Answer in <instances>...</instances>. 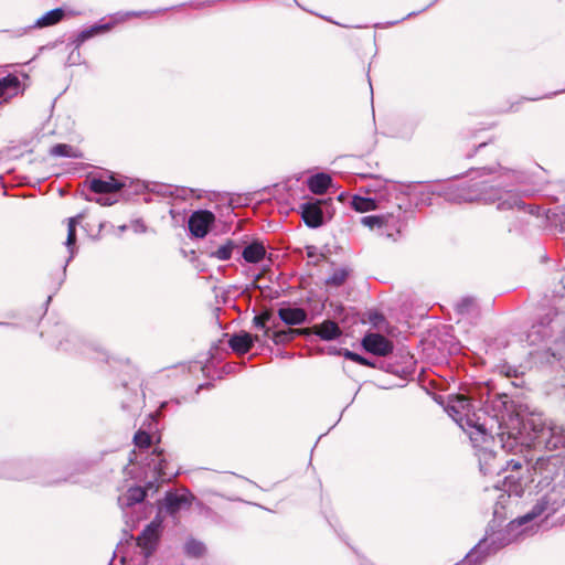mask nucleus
<instances>
[{"label": "nucleus", "mask_w": 565, "mask_h": 565, "mask_svg": "<svg viewBox=\"0 0 565 565\" xmlns=\"http://www.w3.org/2000/svg\"><path fill=\"white\" fill-rule=\"evenodd\" d=\"M445 411L469 435L472 445L480 447L478 457L483 475L499 471L497 455L484 447L490 440H498L508 452H516L524 446L520 416L507 394L489 395L478 411L469 398L455 396L449 398Z\"/></svg>", "instance_id": "obj_1"}, {"label": "nucleus", "mask_w": 565, "mask_h": 565, "mask_svg": "<svg viewBox=\"0 0 565 565\" xmlns=\"http://www.w3.org/2000/svg\"><path fill=\"white\" fill-rule=\"evenodd\" d=\"M88 189L97 194H109L119 191L124 183L116 180L114 177H110L109 180H103L98 178H93L87 180Z\"/></svg>", "instance_id": "obj_17"}, {"label": "nucleus", "mask_w": 565, "mask_h": 565, "mask_svg": "<svg viewBox=\"0 0 565 565\" xmlns=\"http://www.w3.org/2000/svg\"><path fill=\"white\" fill-rule=\"evenodd\" d=\"M331 182L332 179L329 174L320 172L311 175L307 181V185L313 194H323L331 185Z\"/></svg>", "instance_id": "obj_24"}, {"label": "nucleus", "mask_w": 565, "mask_h": 565, "mask_svg": "<svg viewBox=\"0 0 565 565\" xmlns=\"http://www.w3.org/2000/svg\"><path fill=\"white\" fill-rule=\"evenodd\" d=\"M362 347L365 351L379 355L386 356L393 352V343L380 333H366L362 339Z\"/></svg>", "instance_id": "obj_13"}, {"label": "nucleus", "mask_w": 565, "mask_h": 565, "mask_svg": "<svg viewBox=\"0 0 565 565\" xmlns=\"http://www.w3.org/2000/svg\"><path fill=\"white\" fill-rule=\"evenodd\" d=\"M266 256V248L263 242L254 241L244 247L242 257L246 263L257 264Z\"/></svg>", "instance_id": "obj_22"}, {"label": "nucleus", "mask_w": 565, "mask_h": 565, "mask_svg": "<svg viewBox=\"0 0 565 565\" xmlns=\"http://www.w3.org/2000/svg\"><path fill=\"white\" fill-rule=\"evenodd\" d=\"M147 466L153 470L161 480H170L178 471L171 466V455L156 447L149 456Z\"/></svg>", "instance_id": "obj_10"}, {"label": "nucleus", "mask_w": 565, "mask_h": 565, "mask_svg": "<svg viewBox=\"0 0 565 565\" xmlns=\"http://www.w3.org/2000/svg\"><path fill=\"white\" fill-rule=\"evenodd\" d=\"M487 143L486 142H481L478 145V147L476 148V151L483 148Z\"/></svg>", "instance_id": "obj_49"}, {"label": "nucleus", "mask_w": 565, "mask_h": 565, "mask_svg": "<svg viewBox=\"0 0 565 565\" xmlns=\"http://www.w3.org/2000/svg\"><path fill=\"white\" fill-rule=\"evenodd\" d=\"M385 185L381 192L373 195L380 209L391 205L394 210V207H406L408 205L407 186L392 180H388Z\"/></svg>", "instance_id": "obj_6"}, {"label": "nucleus", "mask_w": 565, "mask_h": 565, "mask_svg": "<svg viewBox=\"0 0 565 565\" xmlns=\"http://www.w3.org/2000/svg\"><path fill=\"white\" fill-rule=\"evenodd\" d=\"M258 335H252L248 332L233 334L228 340L230 348L237 354L243 355L250 351L254 341H258Z\"/></svg>", "instance_id": "obj_16"}, {"label": "nucleus", "mask_w": 565, "mask_h": 565, "mask_svg": "<svg viewBox=\"0 0 565 565\" xmlns=\"http://www.w3.org/2000/svg\"><path fill=\"white\" fill-rule=\"evenodd\" d=\"M95 201L97 203H99L100 205H105V206L111 205L115 202V201H110L109 199H104V198H97Z\"/></svg>", "instance_id": "obj_46"}, {"label": "nucleus", "mask_w": 565, "mask_h": 565, "mask_svg": "<svg viewBox=\"0 0 565 565\" xmlns=\"http://www.w3.org/2000/svg\"><path fill=\"white\" fill-rule=\"evenodd\" d=\"M307 249H308V253H307V254H308V256H309V257H312V256H313V252H312V249H315V247H313V246H310V247H308Z\"/></svg>", "instance_id": "obj_48"}, {"label": "nucleus", "mask_w": 565, "mask_h": 565, "mask_svg": "<svg viewBox=\"0 0 565 565\" xmlns=\"http://www.w3.org/2000/svg\"><path fill=\"white\" fill-rule=\"evenodd\" d=\"M356 175L361 177L362 179H371L370 183L361 188V191H363L366 195H376L377 192H381L383 188L386 186L385 183L388 181L387 179H382L369 172H358Z\"/></svg>", "instance_id": "obj_25"}, {"label": "nucleus", "mask_w": 565, "mask_h": 565, "mask_svg": "<svg viewBox=\"0 0 565 565\" xmlns=\"http://www.w3.org/2000/svg\"><path fill=\"white\" fill-rule=\"evenodd\" d=\"M22 92L19 77L14 74H8L0 78V98L8 100Z\"/></svg>", "instance_id": "obj_18"}, {"label": "nucleus", "mask_w": 565, "mask_h": 565, "mask_svg": "<svg viewBox=\"0 0 565 565\" xmlns=\"http://www.w3.org/2000/svg\"><path fill=\"white\" fill-rule=\"evenodd\" d=\"M565 507V481L553 486L546 493L537 499L532 509L524 515L518 518L515 521L510 523L513 527L514 523L519 525L526 524L536 518L553 515L562 508Z\"/></svg>", "instance_id": "obj_4"}, {"label": "nucleus", "mask_w": 565, "mask_h": 565, "mask_svg": "<svg viewBox=\"0 0 565 565\" xmlns=\"http://www.w3.org/2000/svg\"><path fill=\"white\" fill-rule=\"evenodd\" d=\"M151 199L150 198H145V202H150Z\"/></svg>", "instance_id": "obj_54"}, {"label": "nucleus", "mask_w": 565, "mask_h": 565, "mask_svg": "<svg viewBox=\"0 0 565 565\" xmlns=\"http://www.w3.org/2000/svg\"><path fill=\"white\" fill-rule=\"evenodd\" d=\"M194 495L186 489L181 492L168 491L163 499V507L168 514L174 516L181 510L189 509Z\"/></svg>", "instance_id": "obj_12"}, {"label": "nucleus", "mask_w": 565, "mask_h": 565, "mask_svg": "<svg viewBox=\"0 0 565 565\" xmlns=\"http://www.w3.org/2000/svg\"><path fill=\"white\" fill-rule=\"evenodd\" d=\"M71 480H72V476H65V477L49 479L47 481H45V483L46 484H57L62 481H71Z\"/></svg>", "instance_id": "obj_43"}, {"label": "nucleus", "mask_w": 565, "mask_h": 565, "mask_svg": "<svg viewBox=\"0 0 565 565\" xmlns=\"http://www.w3.org/2000/svg\"><path fill=\"white\" fill-rule=\"evenodd\" d=\"M342 354L344 355L345 359H349V360L356 362L361 365L371 366V367L375 366V364L373 362H371L370 360H367L366 358H364L355 352H352L348 349H344Z\"/></svg>", "instance_id": "obj_36"}, {"label": "nucleus", "mask_w": 565, "mask_h": 565, "mask_svg": "<svg viewBox=\"0 0 565 565\" xmlns=\"http://www.w3.org/2000/svg\"><path fill=\"white\" fill-rule=\"evenodd\" d=\"M353 275V269L350 266H341L333 268L331 274L326 278L324 284L327 287L339 288L343 286L349 278Z\"/></svg>", "instance_id": "obj_20"}, {"label": "nucleus", "mask_w": 565, "mask_h": 565, "mask_svg": "<svg viewBox=\"0 0 565 565\" xmlns=\"http://www.w3.org/2000/svg\"><path fill=\"white\" fill-rule=\"evenodd\" d=\"M269 319L268 315L255 316L253 323L256 328L264 330V335L269 337L270 328L266 327V320Z\"/></svg>", "instance_id": "obj_39"}, {"label": "nucleus", "mask_w": 565, "mask_h": 565, "mask_svg": "<svg viewBox=\"0 0 565 565\" xmlns=\"http://www.w3.org/2000/svg\"><path fill=\"white\" fill-rule=\"evenodd\" d=\"M321 203L322 201L316 200L305 202L299 206L301 218L310 228H318L323 224Z\"/></svg>", "instance_id": "obj_15"}, {"label": "nucleus", "mask_w": 565, "mask_h": 565, "mask_svg": "<svg viewBox=\"0 0 565 565\" xmlns=\"http://www.w3.org/2000/svg\"><path fill=\"white\" fill-rule=\"evenodd\" d=\"M475 307V299L471 297H465L456 305V311L459 315H467Z\"/></svg>", "instance_id": "obj_38"}, {"label": "nucleus", "mask_w": 565, "mask_h": 565, "mask_svg": "<svg viewBox=\"0 0 565 565\" xmlns=\"http://www.w3.org/2000/svg\"><path fill=\"white\" fill-rule=\"evenodd\" d=\"M405 213L406 207H394L391 212L382 213L379 234L390 238H395V236L401 234L402 230L405 227Z\"/></svg>", "instance_id": "obj_9"}, {"label": "nucleus", "mask_w": 565, "mask_h": 565, "mask_svg": "<svg viewBox=\"0 0 565 565\" xmlns=\"http://www.w3.org/2000/svg\"><path fill=\"white\" fill-rule=\"evenodd\" d=\"M83 218V214H77L76 216L67 218V228L76 230V225Z\"/></svg>", "instance_id": "obj_42"}, {"label": "nucleus", "mask_w": 565, "mask_h": 565, "mask_svg": "<svg viewBox=\"0 0 565 565\" xmlns=\"http://www.w3.org/2000/svg\"><path fill=\"white\" fill-rule=\"evenodd\" d=\"M146 498V490L142 487H130L126 493L118 498V503L122 510L140 503Z\"/></svg>", "instance_id": "obj_21"}, {"label": "nucleus", "mask_w": 565, "mask_h": 565, "mask_svg": "<svg viewBox=\"0 0 565 565\" xmlns=\"http://www.w3.org/2000/svg\"><path fill=\"white\" fill-rule=\"evenodd\" d=\"M159 542V525L154 522L149 523L140 535L136 539V547L140 550L142 556L139 565H147L149 557L157 550Z\"/></svg>", "instance_id": "obj_8"}, {"label": "nucleus", "mask_w": 565, "mask_h": 565, "mask_svg": "<svg viewBox=\"0 0 565 565\" xmlns=\"http://www.w3.org/2000/svg\"><path fill=\"white\" fill-rule=\"evenodd\" d=\"M561 460L557 456L539 457L532 463L531 468L534 476L542 477L541 481L548 482L559 469Z\"/></svg>", "instance_id": "obj_14"}, {"label": "nucleus", "mask_w": 565, "mask_h": 565, "mask_svg": "<svg viewBox=\"0 0 565 565\" xmlns=\"http://www.w3.org/2000/svg\"><path fill=\"white\" fill-rule=\"evenodd\" d=\"M205 545L194 539H190L184 544V552L191 557H202L205 554Z\"/></svg>", "instance_id": "obj_31"}, {"label": "nucleus", "mask_w": 565, "mask_h": 565, "mask_svg": "<svg viewBox=\"0 0 565 565\" xmlns=\"http://www.w3.org/2000/svg\"><path fill=\"white\" fill-rule=\"evenodd\" d=\"M109 565H113V559L110 561Z\"/></svg>", "instance_id": "obj_56"}, {"label": "nucleus", "mask_w": 565, "mask_h": 565, "mask_svg": "<svg viewBox=\"0 0 565 565\" xmlns=\"http://www.w3.org/2000/svg\"><path fill=\"white\" fill-rule=\"evenodd\" d=\"M498 540H500V544L494 545L495 541L493 540L490 543H488L487 539H482L479 541V543L472 547L467 555L455 565H481L486 558L492 554L495 553L499 548L510 543V540H504L503 533H498Z\"/></svg>", "instance_id": "obj_7"}, {"label": "nucleus", "mask_w": 565, "mask_h": 565, "mask_svg": "<svg viewBox=\"0 0 565 565\" xmlns=\"http://www.w3.org/2000/svg\"><path fill=\"white\" fill-rule=\"evenodd\" d=\"M235 246L236 245L233 241H227L224 245L212 252L211 257L217 258L220 260H228L232 257V253Z\"/></svg>", "instance_id": "obj_32"}, {"label": "nucleus", "mask_w": 565, "mask_h": 565, "mask_svg": "<svg viewBox=\"0 0 565 565\" xmlns=\"http://www.w3.org/2000/svg\"><path fill=\"white\" fill-rule=\"evenodd\" d=\"M215 222V215L207 210H199L191 214L188 227L192 236L203 238Z\"/></svg>", "instance_id": "obj_11"}, {"label": "nucleus", "mask_w": 565, "mask_h": 565, "mask_svg": "<svg viewBox=\"0 0 565 565\" xmlns=\"http://www.w3.org/2000/svg\"><path fill=\"white\" fill-rule=\"evenodd\" d=\"M351 206L356 212H361V213L380 209L379 204L376 203V199H374L373 195L362 196V195L355 194L352 196Z\"/></svg>", "instance_id": "obj_27"}, {"label": "nucleus", "mask_w": 565, "mask_h": 565, "mask_svg": "<svg viewBox=\"0 0 565 565\" xmlns=\"http://www.w3.org/2000/svg\"><path fill=\"white\" fill-rule=\"evenodd\" d=\"M75 242H76V230L67 228V237L65 245L70 252V256L64 265L63 275H65L67 264L73 259L75 255Z\"/></svg>", "instance_id": "obj_34"}, {"label": "nucleus", "mask_w": 565, "mask_h": 565, "mask_svg": "<svg viewBox=\"0 0 565 565\" xmlns=\"http://www.w3.org/2000/svg\"><path fill=\"white\" fill-rule=\"evenodd\" d=\"M150 191L153 194H157L162 198L175 196V198H182V199H185V194L188 192V190L185 188H173L168 184H154Z\"/></svg>", "instance_id": "obj_30"}, {"label": "nucleus", "mask_w": 565, "mask_h": 565, "mask_svg": "<svg viewBox=\"0 0 565 565\" xmlns=\"http://www.w3.org/2000/svg\"><path fill=\"white\" fill-rule=\"evenodd\" d=\"M64 17V10L62 8H55L53 10H50L45 14H43L41 18H39L34 26L35 28H44V26H51L56 23H58Z\"/></svg>", "instance_id": "obj_28"}, {"label": "nucleus", "mask_w": 565, "mask_h": 565, "mask_svg": "<svg viewBox=\"0 0 565 565\" xmlns=\"http://www.w3.org/2000/svg\"><path fill=\"white\" fill-rule=\"evenodd\" d=\"M83 218V214H77L76 216L67 218V228L76 230V225Z\"/></svg>", "instance_id": "obj_41"}, {"label": "nucleus", "mask_w": 565, "mask_h": 565, "mask_svg": "<svg viewBox=\"0 0 565 565\" xmlns=\"http://www.w3.org/2000/svg\"><path fill=\"white\" fill-rule=\"evenodd\" d=\"M475 153H468L466 157L467 158H472Z\"/></svg>", "instance_id": "obj_53"}, {"label": "nucleus", "mask_w": 565, "mask_h": 565, "mask_svg": "<svg viewBox=\"0 0 565 565\" xmlns=\"http://www.w3.org/2000/svg\"><path fill=\"white\" fill-rule=\"evenodd\" d=\"M381 222H382L381 214L367 215V216L361 217L362 225H364L371 230H375V231H377V233L380 232Z\"/></svg>", "instance_id": "obj_37"}, {"label": "nucleus", "mask_w": 565, "mask_h": 565, "mask_svg": "<svg viewBox=\"0 0 565 565\" xmlns=\"http://www.w3.org/2000/svg\"><path fill=\"white\" fill-rule=\"evenodd\" d=\"M117 552H118L119 554H121V555H120V561H121V563H126V561H127V555H126V554H125V552H124V544H122L121 542H120V543H119V545L117 546Z\"/></svg>", "instance_id": "obj_44"}, {"label": "nucleus", "mask_w": 565, "mask_h": 565, "mask_svg": "<svg viewBox=\"0 0 565 565\" xmlns=\"http://www.w3.org/2000/svg\"><path fill=\"white\" fill-rule=\"evenodd\" d=\"M278 316L288 326L302 324L307 320V312L301 308H280Z\"/></svg>", "instance_id": "obj_23"}, {"label": "nucleus", "mask_w": 565, "mask_h": 565, "mask_svg": "<svg viewBox=\"0 0 565 565\" xmlns=\"http://www.w3.org/2000/svg\"><path fill=\"white\" fill-rule=\"evenodd\" d=\"M170 215L172 218H175L177 212L174 210H170Z\"/></svg>", "instance_id": "obj_50"}, {"label": "nucleus", "mask_w": 565, "mask_h": 565, "mask_svg": "<svg viewBox=\"0 0 565 565\" xmlns=\"http://www.w3.org/2000/svg\"><path fill=\"white\" fill-rule=\"evenodd\" d=\"M50 153L54 157H65V158H76L77 156L74 153V149L72 146L66 143H56L54 145Z\"/></svg>", "instance_id": "obj_33"}, {"label": "nucleus", "mask_w": 565, "mask_h": 565, "mask_svg": "<svg viewBox=\"0 0 565 565\" xmlns=\"http://www.w3.org/2000/svg\"><path fill=\"white\" fill-rule=\"evenodd\" d=\"M498 467H499V471H498V475H499L501 471H504L508 469L519 470L522 467V462L519 459H510V460H505L504 465H503V462L500 461Z\"/></svg>", "instance_id": "obj_40"}, {"label": "nucleus", "mask_w": 565, "mask_h": 565, "mask_svg": "<svg viewBox=\"0 0 565 565\" xmlns=\"http://www.w3.org/2000/svg\"><path fill=\"white\" fill-rule=\"evenodd\" d=\"M405 359L407 360V362H406V363H407V365L403 369V372L409 371V370L413 367V365H414L413 356H411L409 354H407V355L405 356Z\"/></svg>", "instance_id": "obj_45"}, {"label": "nucleus", "mask_w": 565, "mask_h": 565, "mask_svg": "<svg viewBox=\"0 0 565 565\" xmlns=\"http://www.w3.org/2000/svg\"><path fill=\"white\" fill-rule=\"evenodd\" d=\"M468 183L456 185L448 182H435L427 185L431 195L444 198L450 203L481 201L497 203L499 211L518 210L525 214L537 215L539 207L524 203L519 193L510 186L521 182V174L502 168L499 163L490 167L471 169Z\"/></svg>", "instance_id": "obj_2"}, {"label": "nucleus", "mask_w": 565, "mask_h": 565, "mask_svg": "<svg viewBox=\"0 0 565 565\" xmlns=\"http://www.w3.org/2000/svg\"><path fill=\"white\" fill-rule=\"evenodd\" d=\"M134 443L140 449H148L151 445V436L145 430H138L134 436Z\"/></svg>", "instance_id": "obj_35"}, {"label": "nucleus", "mask_w": 565, "mask_h": 565, "mask_svg": "<svg viewBox=\"0 0 565 565\" xmlns=\"http://www.w3.org/2000/svg\"><path fill=\"white\" fill-rule=\"evenodd\" d=\"M563 337H564V339H565V329H564V333H563Z\"/></svg>", "instance_id": "obj_55"}, {"label": "nucleus", "mask_w": 565, "mask_h": 565, "mask_svg": "<svg viewBox=\"0 0 565 565\" xmlns=\"http://www.w3.org/2000/svg\"><path fill=\"white\" fill-rule=\"evenodd\" d=\"M565 92V87L563 89H559L558 93H564ZM557 92L553 93L552 95H556Z\"/></svg>", "instance_id": "obj_51"}, {"label": "nucleus", "mask_w": 565, "mask_h": 565, "mask_svg": "<svg viewBox=\"0 0 565 565\" xmlns=\"http://www.w3.org/2000/svg\"><path fill=\"white\" fill-rule=\"evenodd\" d=\"M14 323L0 321V327H14Z\"/></svg>", "instance_id": "obj_47"}, {"label": "nucleus", "mask_w": 565, "mask_h": 565, "mask_svg": "<svg viewBox=\"0 0 565 565\" xmlns=\"http://www.w3.org/2000/svg\"><path fill=\"white\" fill-rule=\"evenodd\" d=\"M510 478H511L510 476L505 477L504 478V483H507L510 480Z\"/></svg>", "instance_id": "obj_52"}, {"label": "nucleus", "mask_w": 565, "mask_h": 565, "mask_svg": "<svg viewBox=\"0 0 565 565\" xmlns=\"http://www.w3.org/2000/svg\"><path fill=\"white\" fill-rule=\"evenodd\" d=\"M385 185L381 192L373 195L380 209L391 205L394 210V207H406L408 205L407 186L392 180H388Z\"/></svg>", "instance_id": "obj_5"}, {"label": "nucleus", "mask_w": 565, "mask_h": 565, "mask_svg": "<svg viewBox=\"0 0 565 565\" xmlns=\"http://www.w3.org/2000/svg\"><path fill=\"white\" fill-rule=\"evenodd\" d=\"M309 329H291L287 328L284 330L274 331L271 335V340L275 344H285L292 341L299 334H308Z\"/></svg>", "instance_id": "obj_26"}, {"label": "nucleus", "mask_w": 565, "mask_h": 565, "mask_svg": "<svg viewBox=\"0 0 565 565\" xmlns=\"http://www.w3.org/2000/svg\"><path fill=\"white\" fill-rule=\"evenodd\" d=\"M309 333H313L322 340L331 341L338 339L342 334V331L337 322L332 320H326L321 324L309 329Z\"/></svg>", "instance_id": "obj_19"}, {"label": "nucleus", "mask_w": 565, "mask_h": 565, "mask_svg": "<svg viewBox=\"0 0 565 565\" xmlns=\"http://www.w3.org/2000/svg\"><path fill=\"white\" fill-rule=\"evenodd\" d=\"M526 436L524 444L550 451L562 450L565 454V429L542 418H531L522 425Z\"/></svg>", "instance_id": "obj_3"}, {"label": "nucleus", "mask_w": 565, "mask_h": 565, "mask_svg": "<svg viewBox=\"0 0 565 565\" xmlns=\"http://www.w3.org/2000/svg\"><path fill=\"white\" fill-rule=\"evenodd\" d=\"M110 28V23H106V24H95L88 29H85L83 31H81L76 38L74 39L73 43L78 47L81 46L85 41H87L88 39L93 38L94 35L96 34H99L104 31H107L109 30Z\"/></svg>", "instance_id": "obj_29"}]
</instances>
